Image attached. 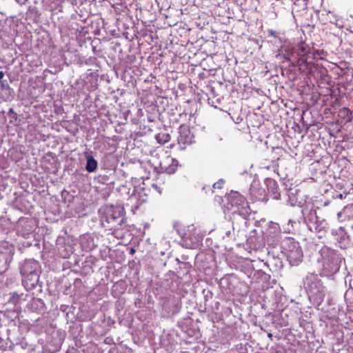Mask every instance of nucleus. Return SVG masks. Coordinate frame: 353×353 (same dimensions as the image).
Instances as JSON below:
<instances>
[{
	"label": "nucleus",
	"mask_w": 353,
	"mask_h": 353,
	"mask_svg": "<svg viewBox=\"0 0 353 353\" xmlns=\"http://www.w3.org/2000/svg\"><path fill=\"white\" fill-rule=\"evenodd\" d=\"M272 334L271 333L268 334V337H272Z\"/></svg>",
	"instance_id": "7c9ffc66"
},
{
	"label": "nucleus",
	"mask_w": 353,
	"mask_h": 353,
	"mask_svg": "<svg viewBox=\"0 0 353 353\" xmlns=\"http://www.w3.org/2000/svg\"><path fill=\"white\" fill-rule=\"evenodd\" d=\"M3 92L6 101H10L13 99L14 91L12 88L8 86V88H6Z\"/></svg>",
	"instance_id": "a211bd4d"
},
{
	"label": "nucleus",
	"mask_w": 353,
	"mask_h": 353,
	"mask_svg": "<svg viewBox=\"0 0 353 353\" xmlns=\"http://www.w3.org/2000/svg\"><path fill=\"white\" fill-rule=\"evenodd\" d=\"M3 77H4V72L3 71H0V81L2 80Z\"/></svg>",
	"instance_id": "c85d7f7f"
},
{
	"label": "nucleus",
	"mask_w": 353,
	"mask_h": 353,
	"mask_svg": "<svg viewBox=\"0 0 353 353\" xmlns=\"http://www.w3.org/2000/svg\"><path fill=\"white\" fill-rule=\"evenodd\" d=\"M303 220L308 230L311 232L318 234L319 237L321 238L324 231L327 228V223L324 219H321L316 213L314 208L309 209L307 207L302 210Z\"/></svg>",
	"instance_id": "20e7f679"
},
{
	"label": "nucleus",
	"mask_w": 353,
	"mask_h": 353,
	"mask_svg": "<svg viewBox=\"0 0 353 353\" xmlns=\"http://www.w3.org/2000/svg\"><path fill=\"white\" fill-rule=\"evenodd\" d=\"M179 143L190 144L192 141V136L188 128L186 127H181L179 131V135L178 137Z\"/></svg>",
	"instance_id": "f8f14e48"
},
{
	"label": "nucleus",
	"mask_w": 353,
	"mask_h": 353,
	"mask_svg": "<svg viewBox=\"0 0 353 353\" xmlns=\"http://www.w3.org/2000/svg\"><path fill=\"white\" fill-rule=\"evenodd\" d=\"M41 272V266L34 259H26L20 266L21 276H28L29 274Z\"/></svg>",
	"instance_id": "1a4fd4ad"
},
{
	"label": "nucleus",
	"mask_w": 353,
	"mask_h": 353,
	"mask_svg": "<svg viewBox=\"0 0 353 353\" xmlns=\"http://www.w3.org/2000/svg\"><path fill=\"white\" fill-rule=\"evenodd\" d=\"M156 139L159 143L164 144L170 140V135L168 133H159L156 135Z\"/></svg>",
	"instance_id": "f3484780"
},
{
	"label": "nucleus",
	"mask_w": 353,
	"mask_h": 353,
	"mask_svg": "<svg viewBox=\"0 0 353 353\" xmlns=\"http://www.w3.org/2000/svg\"><path fill=\"white\" fill-rule=\"evenodd\" d=\"M228 200L229 204L231 205L232 214L233 219L236 220V216L241 217V222L245 224V221L250 213V209L248 202L243 195L238 192H231L228 196Z\"/></svg>",
	"instance_id": "7ed1b4c3"
},
{
	"label": "nucleus",
	"mask_w": 353,
	"mask_h": 353,
	"mask_svg": "<svg viewBox=\"0 0 353 353\" xmlns=\"http://www.w3.org/2000/svg\"><path fill=\"white\" fill-rule=\"evenodd\" d=\"M321 258L318 259V261L322 263L323 274L325 276H332L337 273L341 267V257L334 250L324 246L320 251Z\"/></svg>",
	"instance_id": "f03ea898"
},
{
	"label": "nucleus",
	"mask_w": 353,
	"mask_h": 353,
	"mask_svg": "<svg viewBox=\"0 0 353 353\" xmlns=\"http://www.w3.org/2000/svg\"><path fill=\"white\" fill-rule=\"evenodd\" d=\"M175 229L183 241V245L186 248H194L199 245L202 239V235L196 232L194 225L188 226L177 225Z\"/></svg>",
	"instance_id": "39448f33"
},
{
	"label": "nucleus",
	"mask_w": 353,
	"mask_h": 353,
	"mask_svg": "<svg viewBox=\"0 0 353 353\" xmlns=\"http://www.w3.org/2000/svg\"><path fill=\"white\" fill-rule=\"evenodd\" d=\"M232 230H226L225 231V236L228 237V238H233L235 236V234L236 232L237 233V234H239V233L241 232V229H240V227L239 226V223H234V221L232 222Z\"/></svg>",
	"instance_id": "dca6fc26"
},
{
	"label": "nucleus",
	"mask_w": 353,
	"mask_h": 353,
	"mask_svg": "<svg viewBox=\"0 0 353 353\" xmlns=\"http://www.w3.org/2000/svg\"><path fill=\"white\" fill-rule=\"evenodd\" d=\"M250 192L252 196L257 201H263L265 196V190L260 188L258 184L253 183L250 188Z\"/></svg>",
	"instance_id": "ddd939ff"
},
{
	"label": "nucleus",
	"mask_w": 353,
	"mask_h": 353,
	"mask_svg": "<svg viewBox=\"0 0 353 353\" xmlns=\"http://www.w3.org/2000/svg\"><path fill=\"white\" fill-rule=\"evenodd\" d=\"M286 190V193L289 197V202L290 203V204L292 205H294L296 201V199H295L294 194V192H293V190L292 189H289V190Z\"/></svg>",
	"instance_id": "412c9836"
},
{
	"label": "nucleus",
	"mask_w": 353,
	"mask_h": 353,
	"mask_svg": "<svg viewBox=\"0 0 353 353\" xmlns=\"http://www.w3.org/2000/svg\"><path fill=\"white\" fill-rule=\"evenodd\" d=\"M353 229V223L350 226Z\"/></svg>",
	"instance_id": "2f4dec72"
},
{
	"label": "nucleus",
	"mask_w": 353,
	"mask_h": 353,
	"mask_svg": "<svg viewBox=\"0 0 353 353\" xmlns=\"http://www.w3.org/2000/svg\"><path fill=\"white\" fill-rule=\"evenodd\" d=\"M305 285L310 296H312L316 301L319 302L323 301L325 295V287L320 280L315 276L312 275L307 277Z\"/></svg>",
	"instance_id": "423d86ee"
},
{
	"label": "nucleus",
	"mask_w": 353,
	"mask_h": 353,
	"mask_svg": "<svg viewBox=\"0 0 353 353\" xmlns=\"http://www.w3.org/2000/svg\"><path fill=\"white\" fill-rule=\"evenodd\" d=\"M332 234L334 236V239L337 241L341 248L346 249L353 245V242L351 241L350 236L347 235V232L342 227L333 229Z\"/></svg>",
	"instance_id": "6e6552de"
},
{
	"label": "nucleus",
	"mask_w": 353,
	"mask_h": 353,
	"mask_svg": "<svg viewBox=\"0 0 353 353\" xmlns=\"http://www.w3.org/2000/svg\"><path fill=\"white\" fill-rule=\"evenodd\" d=\"M291 223V227L293 228V223H296L295 221H292V220H289L288 223V228L285 229V232L290 233L291 232V228L290 227V224Z\"/></svg>",
	"instance_id": "393cba45"
},
{
	"label": "nucleus",
	"mask_w": 353,
	"mask_h": 353,
	"mask_svg": "<svg viewBox=\"0 0 353 353\" xmlns=\"http://www.w3.org/2000/svg\"><path fill=\"white\" fill-rule=\"evenodd\" d=\"M85 158L86 159L85 170L88 172H94L98 167L97 161L88 152L85 153Z\"/></svg>",
	"instance_id": "4468645a"
},
{
	"label": "nucleus",
	"mask_w": 353,
	"mask_h": 353,
	"mask_svg": "<svg viewBox=\"0 0 353 353\" xmlns=\"http://www.w3.org/2000/svg\"><path fill=\"white\" fill-rule=\"evenodd\" d=\"M123 208L119 205H105L99 210L100 221L103 227L110 228L118 236V231L126 226V219L123 215Z\"/></svg>",
	"instance_id": "f257e3e1"
},
{
	"label": "nucleus",
	"mask_w": 353,
	"mask_h": 353,
	"mask_svg": "<svg viewBox=\"0 0 353 353\" xmlns=\"http://www.w3.org/2000/svg\"><path fill=\"white\" fill-rule=\"evenodd\" d=\"M8 115L11 117L12 119L17 121V114L12 108H10L8 112Z\"/></svg>",
	"instance_id": "4be33fe9"
},
{
	"label": "nucleus",
	"mask_w": 353,
	"mask_h": 353,
	"mask_svg": "<svg viewBox=\"0 0 353 353\" xmlns=\"http://www.w3.org/2000/svg\"><path fill=\"white\" fill-rule=\"evenodd\" d=\"M223 183V180H220L216 183H214L213 184V188H218V189H221L222 188V185Z\"/></svg>",
	"instance_id": "b1692460"
},
{
	"label": "nucleus",
	"mask_w": 353,
	"mask_h": 353,
	"mask_svg": "<svg viewBox=\"0 0 353 353\" xmlns=\"http://www.w3.org/2000/svg\"><path fill=\"white\" fill-rule=\"evenodd\" d=\"M265 184L268 192L273 196L274 199H279L281 197V192L279 191L277 182L272 179H267Z\"/></svg>",
	"instance_id": "9b49d317"
},
{
	"label": "nucleus",
	"mask_w": 353,
	"mask_h": 353,
	"mask_svg": "<svg viewBox=\"0 0 353 353\" xmlns=\"http://www.w3.org/2000/svg\"><path fill=\"white\" fill-rule=\"evenodd\" d=\"M287 258L291 265H297L303 258V252L299 243L290 241L286 248Z\"/></svg>",
	"instance_id": "0eeeda50"
},
{
	"label": "nucleus",
	"mask_w": 353,
	"mask_h": 353,
	"mask_svg": "<svg viewBox=\"0 0 353 353\" xmlns=\"http://www.w3.org/2000/svg\"><path fill=\"white\" fill-rule=\"evenodd\" d=\"M339 116L348 122H350L353 119V112L347 108L340 109Z\"/></svg>",
	"instance_id": "2eb2a0df"
},
{
	"label": "nucleus",
	"mask_w": 353,
	"mask_h": 353,
	"mask_svg": "<svg viewBox=\"0 0 353 353\" xmlns=\"http://www.w3.org/2000/svg\"><path fill=\"white\" fill-rule=\"evenodd\" d=\"M20 296L17 292L10 293L8 299V303H12L14 305L19 303Z\"/></svg>",
	"instance_id": "aec40b11"
},
{
	"label": "nucleus",
	"mask_w": 353,
	"mask_h": 353,
	"mask_svg": "<svg viewBox=\"0 0 353 353\" xmlns=\"http://www.w3.org/2000/svg\"><path fill=\"white\" fill-rule=\"evenodd\" d=\"M10 86L6 80L0 81V90L4 91L8 87Z\"/></svg>",
	"instance_id": "5701e85b"
},
{
	"label": "nucleus",
	"mask_w": 353,
	"mask_h": 353,
	"mask_svg": "<svg viewBox=\"0 0 353 353\" xmlns=\"http://www.w3.org/2000/svg\"><path fill=\"white\" fill-rule=\"evenodd\" d=\"M18 3H19L20 4H23L25 3L28 0H16Z\"/></svg>",
	"instance_id": "cd10ccee"
},
{
	"label": "nucleus",
	"mask_w": 353,
	"mask_h": 353,
	"mask_svg": "<svg viewBox=\"0 0 353 353\" xmlns=\"http://www.w3.org/2000/svg\"><path fill=\"white\" fill-rule=\"evenodd\" d=\"M336 197H338L339 199H342L343 198V195H342V194H338Z\"/></svg>",
	"instance_id": "c756f323"
},
{
	"label": "nucleus",
	"mask_w": 353,
	"mask_h": 353,
	"mask_svg": "<svg viewBox=\"0 0 353 353\" xmlns=\"http://www.w3.org/2000/svg\"><path fill=\"white\" fill-rule=\"evenodd\" d=\"M14 252V249L12 246H11L9 249V254L13 255Z\"/></svg>",
	"instance_id": "bb28decb"
},
{
	"label": "nucleus",
	"mask_w": 353,
	"mask_h": 353,
	"mask_svg": "<svg viewBox=\"0 0 353 353\" xmlns=\"http://www.w3.org/2000/svg\"><path fill=\"white\" fill-rule=\"evenodd\" d=\"M43 301L41 299L33 300L31 303V308L32 310H41L43 307Z\"/></svg>",
	"instance_id": "6ab92c4d"
},
{
	"label": "nucleus",
	"mask_w": 353,
	"mask_h": 353,
	"mask_svg": "<svg viewBox=\"0 0 353 353\" xmlns=\"http://www.w3.org/2000/svg\"><path fill=\"white\" fill-rule=\"evenodd\" d=\"M41 272H35L28 276L22 277V282L27 290H32L39 284V274Z\"/></svg>",
	"instance_id": "9d476101"
},
{
	"label": "nucleus",
	"mask_w": 353,
	"mask_h": 353,
	"mask_svg": "<svg viewBox=\"0 0 353 353\" xmlns=\"http://www.w3.org/2000/svg\"><path fill=\"white\" fill-rule=\"evenodd\" d=\"M268 34L272 37H276V32L275 30L269 29L268 30Z\"/></svg>",
	"instance_id": "a878e982"
}]
</instances>
